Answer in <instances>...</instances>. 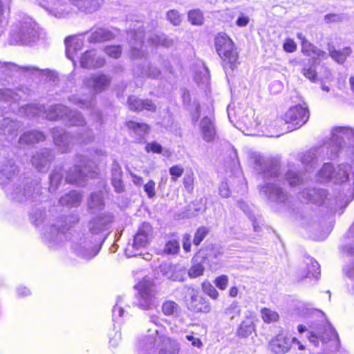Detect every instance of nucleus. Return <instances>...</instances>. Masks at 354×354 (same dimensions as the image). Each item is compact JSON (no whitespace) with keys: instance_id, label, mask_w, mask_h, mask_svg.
<instances>
[{"instance_id":"obj_35","label":"nucleus","mask_w":354,"mask_h":354,"mask_svg":"<svg viewBox=\"0 0 354 354\" xmlns=\"http://www.w3.org/2000/svg\"><path fill=\"white\" fill-rule=\"evenodd\" d=\"M63 179V168L61 166L55 167L49 176V192L54 193L58 189Z\"/></svg>"},{"instance_id":"obj_61","label":"nucleus","mask_w":354,"mask_h":354,"mask_svg":"<svg viewBox=\"0 0 354 354\" xmlns=\"http://www.w3.org/2000/svg\"><path fill=\"white\" fill-rule=\"evenodd\" d=\"M169 174L171 176V180L176 182L183 174L184 169L182 166L176 165L169 168Z\"/></svg>"},{"instance_id":"obj_11","label":"nucleus","mask_w":354,"mask_h":354,"mask_svg":"<svg viewBox=\"0 0 354 354\" xmlns=\"http://www.w3.org/2000/svg\"><path fill=\"white\" fill-rule=\"evenodd\" d=\"M216 50L223 61V67L226 75L236 68L238 53L232 40L224 32L218 33L214 39Z\"/></svg>"},{"instance_id":"obj_46","label":"nucleus","mask_w":354,"mask_h":354,"mask_svg":"<svg viewBox=\"0 0 354 354\" xmlns=\"http://www.w3.org/2000/svg\"><path fill=\"white\" fill-rule=\"evenodd\" d=\"M204 263L201 259H196V255L192 259V266L188 271V275L191 278H196L203 274Z\"/></svg>"},{"instance_id":"obj_52","label":"nucleus","mask_w":354,"mask_h":354,"mask_svg":"<svg viewBox=\"0 0 354 354\" xmlns=\"http://www.w3.org/2000/svg\"><path fill=\"white\" fill-rule=\"evenodd\" d=\"M225 313L230 319H233L236 317L239 316L241 313V308L239 306L238 302L236 301H232V304L225 309Z\"/></svg>"},{"instance_id":"obj_59","label":"nucleus","mask_w":354,"mask_h":354,"mask_svg":"<svg viewBox=\"0 0 354 354\" xmlns=\"http://www.w3.org/2000/svg\"><path fill=\"white\" fill-rule=\"evenodd\" d=\"M122 171L118 162L113 161L111 167V181L121 180Z\"/></svg>"},{"instance_id":"obj_47","label":"nucleus","mask_w":354,"mask_h":354,"mask_svg":"<svg viewBox=\"0 0 354 354\" xmlns=\"http://www.w3.org/2000/svg\"><path fill=\"white\" fill-rule=\"evenodd\" d=\"M162 311L167 316H177L180 311V308L175 301L167 300L162 304Z\"/></svg>"},{"instance_id":"obj_40","label":"nucleus","mask_w":354,"mask_h":354,"mask_svg":"<svg viewBox=\"0 0 354 354\" xmlns=\"http://www.w3.org/2000/svg\"><path fill=\"white\" fill-rule=\"evenodd\" d=\"M284 178L291 187L299 185L304 180V175L290 166L285 174Z\"/></svg>"},{"instance_id":"obj_28","label":"nucleus","mask_w":354,"mask_h":354,"mask_svg":"<svg viewBox=\"0 0 354 354\" xmlns=\"http://www.w3.org/2000/svg\"><path fill=\"white\" fill-rule=\"evenodd\" d=\"M28 93L22 88L12 91L9 88L0 89V109L6 108L2 104L8 102H17L21 100H26Z\"/></svg>"},{"instance_id":"obj_56","label":"nucleus","mask_w":354,"mask_h":354,"mask_svg":"<svg viewBox=\"0 0 354 354\" xmlns=\"http://www.w3.org/2000/svg\"><path fill=\"white\" fill-rule=\"evenodd\" d=\"M180 250V245L178 241H169L165 246V252L168 254H176Z\"/></svg>"},{"instance_id":"obj_42","label":"nucleus","mask_w":354,"mask_h":354,"mask_svg":"<svg viewBox=\"0 0 354 354\" xmlns=\"http://www.w3.org/2000/svg\"><path fill=\"white\" fill-rule=\"evenodd\" d=\"M133 74L136 77L157 78L160 74V71L156 67L149 65L147 68L138 67L133 70Z\"/></svg>"},{"instance_id":"obj_38","label":"nucleus","mask_w":354,"mask_h":354,"mask_svg":"<svg viewBox=\"0 0 354 354\" xmlns=\"http://www.w3.org/2000/svg\"><path fill=\"white\" fill-rule=\"evenodd\" d=\"M301 73L312 82H315L317 80V74L315 61H311L309 59L303 60V67Z\"/></svg>"},{"instance_id":"obj_45","label":"nucleus","mask_w":354,"mask_h":354,"mask_svg":"<svg viewBox=\"0 0 354 354\" xmlns=\"http://www.w3.org/2000/svg\"><path fill=\"white\" fill-rule=\"evenodd\" d=\"M254 330V325L251 318H246L241 323L238 330L237 335L241 337H247Z\"/></svg>"},{"instance_id":"obj_13","label":"nucleus","mask_w":354,"mask_h":354,"mask_svg":"<svg viewBox=\"0 0 354 354\" xmlns=\"http://www.w3.org/2000/svg\"><path fill=\"white\" fill-rule=\"evenodd\" d=\"M75 162V165L67 172L66 182L84 186L88 178L94 176L95 164L82 156H77Z\"/></svg>"},{"instance_id":"obj_36","label":"nucleus","mask_w":354,"mask_h":354,"mask_svg":"<svg viewBox=\"0 0 354 354\" xmlns=\"http://www.w3.org/2000/svg\"><path fill=\"white\" fill-rule=\"evenodd\" d=\"M82 196L76 191H71L62 196L59 199V203L67 207H77L81 202Z\"/></svg>"},{"instance_id":"obj_30","label":"nucleus","mask_w":354,"mask_h":354,"mask_svg":"<svg viewBox=\"0 0 354 354\" xmlns=\"http://www.w3.org/2000/svg\"><path fill=\"white\" fill-rule=\"evenodd\" d=\"M128 106L131 110L135 111L147 110L153 112L156 109L155 104L151 100H142L133 95L129 97Z\"/></svg>"},{"instance_id":"obj_39","label":"nucleus","mask_w":354,"mask_h":354,"mask_svg":"<svg viewBox=\"0 0 354 354\" xmlns=\"http://www.w3.org/2000/svg\"><path fill=\"white\" fill-rule=\"evenodd\" d=\"M195 80L203 89H208L210 81V74L208 68L203 64L201 68L195 75Z\"/></svg>"},{"instance_id":"obj_5","label":"nucleus","mask_w":354,"mask_h":354,"mask_svg":"<svg viewBox=\"0 0 354 354\" xmlns=\"http://www.w3.org/2000/svg\"><path fill=\"white\" fill-rule=\"evenodd\" d=\"M31 222L37 227H46L42 232L43 241L52 249L61 247L68 239V231L70 227L79 221L77 215H69L64 221H58L57 224L48 226V218L43 207H34L30 213Z\"/></svg>"},{"instance_id":"obj_54","label":"nucleus","mask_w":354,"mask_h":354,"mask_svg":"<svg viewBox=\"0 0 354 354\" xmlns=\"http://www.w3.org/2000/svg\"><path fill=\"white\" fill-rule=\"evenodd\" d=\"M202 289L205 293L213 299H216L218 297V292L216 288L208 281H205L202 283Z\"/></svg>"},{"instance_id":"obj_24","label":"nucleus","mask_w":354,"mask_h":354,"mask_svg":"<svg viewBox=\"0 0 354 354\" xmlns=\"http://www.w3.org/2000/svg\"><path fill=\"white\" fill-rule=\"evenodd\" d=\"M268 348L275 354L287 353L291 348L290 337L279 333L269 342Z\"/></svg>"},{"instance_id":"obj_1","label":"nucleus","mask_w":354,"mask_h":354,"mask_svg":"<svg viewBox=\"0 0 354 354\" xmlns=\"http://www.w3.org/2000/svg\"><path fill=\"white\" fill-rule=\"evenodd\" d=\"M346 147V154L351 164L342 163L336 167L326 162L318 171L317 180L320 183L333 181L340 185V189L330 192L322 187H308L299 193L303 202L310 203L328 209L330 215L343 209L354 198V183L349 180V174L354 173V129L344 127H334L330 138L322 145L298 155V158L306 170L310 172L319 162L339 156V152Z\"/></svg>"},{"instance_id":"obj_23","label":"nucleus","mask_w":354,"mask_h":354,"mask_svg":"<svg viewBox=\"0 0 354 354\" xmlns=\"http://www.w3.org/2000/svg\"><path fill=\"white\" fill-rule=\"evenodd\" d=\"M53 158L52 151L48 149H44L33 155L31 161L38 171L46 172Z\"/></svg>"},{"instance_id":"obj_21","label":"nucleus","mask_w":354,"mask_h":354,"mask_svg":"<svg viewBox=\"0 0 354 354\" xmlns=\"http://www.w3.org/2000/svg\"><path fill=\"white\" fill-rule=\"evenodd\" d=\"M308 339L315 346H317L319 340L326 343L330 340H337L338 336L330 324L326 323L323 328H319L317 330L310 331Z\"/></svg>"},{"instance_id":"obj_63","label":"nucleus","mask_w":354,"mask_h":354,"mask_svg":"<svg viewBox=\"0 0 354 354\" xmlns=\"http://www.w3.org/2000/svg\"><path fill=\"white\" fill-rule=\"evenodd\" d=\"M156 183L153 180H149L144 185L143 188L149 198H153L156 196Z\"/></svg>"},{"instance_id":"obj_62","label":"nucleus","mask_w":354,"mask_h":354,"mask_svg":"<svg viewBox=\"0 0 354 354\" xmlns=\"http://www.w3.org/2000/svg\"><path fill=\"white\" fill-rule=\"evenodd\" d=\"M167 19L174 26H178L181 22V17L178 12L175 10H171L167 12Z\"/></svg>"},{"instance_id":"obj_8","label":"nucleus","mask_w":354,"mask_h":354,"mask_svg":"<svg viewBox=\"0 0 354 354\" xmlns=\"http://www.w3.org/2000/svg\"><path fill=\"white\" fill-rule=\"evenodd\" d=\"M111 77L106 74L96 73L85 77L84 79V85L91 89L93 94L89 97H80L79 95H72L69 100L76 104L81 109L90 110L91 114L95 118L97 122H101L102 114L95 109V95L100 93L107 89L111 84Z\"/></svg>"},{"instance_id":"obj_12","label":"nucleus","mask_w":354,"mask_h":354,"mask_svg":"<svg viewBox=\"0 0 354 354\" xmlns=\"http://www.w3.org/2000/svg\"><path fill=\"white\" fill-rule=\"evenodd\" d=\"M52 136L55 145L62 153H66L74 145L75 142L80 144H88L93 141L94 135L91 129L82 127L75 136L65 132L62 128L55 127L52 129Z\"/></svg>"},{"instance_id":"obj_60","label":"nucleus","mask_w":354,"mask_h":354,"mask_svg":"<svg viewBox=\"0 0 354 354\" xmlns=\"http://www.w3.org/2000/svg\"><path fill=\"white\" fill-rule=\"evenodd\" d=\"M122 297H118L117 298V301L115 305L113 306V318L115 321L117 318L121 317L123 315L124 313V309L122 307Z\"/></svg>"},{"instance_id":"obj_16","label":"nucleus","mask_w":354,"mask_h":354,"mask_svg":"<svg viewBox=\"0 0 354 354\" xmlns=\"http://www.w3.org/2000/svg\"><path fill=\"white\" fill-rule=\"evenodd\" d=\"M310 113L307 107L296 105L290 108L285 113L283 120L285 124L291 125L292 131L297 129L305 124L309 119Z\"/></svg>"},{"instance_id":"obj_18","label":"nucleus","mask_w":354,"mask_h":354,"mask_svg":"<svg viewBox=\"0 0 354 354\" xmlns=\"http://www.w3.org/2000/svg\"><path fill=\"white\" fill-rule=\"evenodd\" d=\"M46 72L37 67L32 66H20L13 63L0 62V84H4L7 77L15 76L17 73H30L40 75Z\"/></svg>"},{"instance_id":"obj_53","label":"nucleus","mask_w":354,"mask_h":354,"mask_svg":"<svg viewBox=\"0 0 354 354\" xmlns=\"http://www.w3.org/2000/svg\"><path fill=\"white\" fill-rule=\"evenodd\" d=\"M189 21L194 25H201L203 21V15L199 10H192L188 13Z\"/></svg>"},{"instance_id":"obj_20","label":"nucleus","mask_w":354,"mask_h":354,"mask_svg":"<svg viewBox=\"0 0 354 354\" xmlns=\"http://www.w3.org/2000/svg\"><path fill=\"white\" fill-rule=\"evenodd\" d=\"M221 252L213 246H207L202 248L196 254V259H201L205 264L209 266L212 270H217L220 267Z\"/></svg>"},{"instance_id":"obj_41","label":"nucleus","mask_w":354,"mask_h":354,"mask_svg":"<svg viewBox=\"0 0 354 354\" xmlns=\"http://www.w3.org/2000/svg\"><path fill=\"white\" fill-rule=\"evenodd\" d=\"M128 128L133 131L136 135V140L140 141L143 136L147 133L149 127L147 124L144 123L136 122L133 121H129L127 123Z\"/></svg>"},{"instance_id":"obj_44","label":"nucleus","mask_w":354,"mask_h":354,"mask_svg":"<svg viewBox=\"0 0 354 354\" xmlns=\"http://www.w3.org/2000/svg\"><path fill=\"white\" fill-rule=\"evenodd\" d=\"M148 41L154 46L169 47L173 44V40L164 34L151 33Z\"/></svg>"},{"instance_id":"obj_50","label":"nucleus","mask_w":354,"mask_h":354,"mask_svg":"<svg viewBox=\"0 0 354 354\" xmlns=\"http://www.w3.org/2000/svg\"><path fill=\"white\" fill-rule=\"evenodd\" d=\"M283 119H276L273 122H270V123L266 124V129L270 132L272 133V131H275L274 133L270 134V136L272 137H279L280 135L283 134V129L281 128V125H285V122H283Z\"/></svg>"},{"instance_id":"obj_49","label":"nucleus","mask_w":354,"mask_h":354,"mask_svg":"<svg viewBox=\"0 0 354 354\" xmlns=\"http://www.w3.org/2000/svg\"><path fill=\"white\" fill-rule=\"evenodd\" d=\"M297 37L301 41V52L307 56H313L317 47L308 41L301 32H298Z\"/></svg>"},{"instance_id":"obj_55","label":"nucleus","mask_w":354,"mask_h":354,"mask_svg":"<svg viewBox=\"0 0 354 354\" xmlns=\"http://www.w3.org/2000/svg\"><path fill=\"white\" fill-rule=\"evenodd\" d=\"M208 234V230L205 227H198L194 234L193 240L194 245L198 246L204 240L207 234Z\"/></svg>"},{"instance_id":"obj_32","label":"nucleus","mask_w":354,"mask_h":354,"mask_svg":"<svg viewBox=\"0 0 354 354\" xmlns=\"http://www.w3.org/2000/svg\"><path fill=\"white\" fill-rule=\"evenodd\" d=\"M66 55L74 62V55L80 50L82 49L84 40L78 37H68L65 39Z\"/></svg>"},{"instance_id":"obj_14","label":"nucleus","mask_w":354,"mask_h":354,"mask_svg":"<svg viewBox=\"0 0 354 354\" xmlns=\"http://www.w3.org/2000/svg\"><path fill=\"white\" fill-rule=\"evenodd\" d=\"M227 111L229 120L236 128L241 130L243 127H245L248 130L253 127V111L244 104L236 105L234 102H232L229 104Z\"/></svg>"},{"instance_id":"obj_51","label":"nucleus","mask_w":354,"mask_h":354,"mask_svg":"<svg viewBox=\"0 0 354 354\" xmlns=\"http://www.w3.org/2000/svg\"><path fill=\"white\" fill-rule=\"evenodd\" d=\"M261 314L264 322L268 324L276 322L279 318V315L277 312L267 308H263L261 309Z\"/></svg>"},{"instance_id":"obj_17","label":"nucleus","mask_w":354,"mask_h":354,"mask_svg":"<svg viewBox=\"0 0 354 354\" xmlns=\"http://www.w3.org/2000/svg\"><path fill=\"white\" fill-rule=\"evenodd\" d=\"M143 32L141 26L127 32V39L131 48L130 56L132 59H141L145 56L146 51L143 49Z\"/></svg>"},{"instance_id":"obj_15","label":"nucleus","mask_w":354,"mask_h":354,"mask_svg":"<svg viewBox=\"0 0 354 354\" xmlns=\"http://www.w3.org/2000/svg\"><path fill=\"white\" fill-rule=\"evenodd\" d=\"M138 290L136 306L145 310H149L157 308L158 301L153 290V284L149 281L143 280L136 286Z\"/></svg>"},{"instance_id":"obj_64","label":"nucleus","mask_w":354,"mask_h":354,"mask_svg":"<svg viewBox=\"0 0 354 354\" xmlns=\"http://www.w3.org/2000/svg\"><path fill=\"white\" fill-rule=\"evenodd\" d=\"M214 284L218 289L225 290L228 284V277L225 274L217 277L214 279Z\"/></svg>"},{"instance_id":"obj_26","label":"nucleus","mask_w":354,"mask_h":354,"mask_svg":"<svg viewBox=\"0 0 354 354\" xmlns=\"http://www.w3.org/2000/svg\"><path fill=\"white\" fill-rule=\"evenodd\" d=\"M105 62V59L97 55L94 49L86 51L80 58L81 66L88 69L101 68Z\"/></svg>"},{"instance_id":"obj_57","label":"nucleus","mask_w":354,"mask_h":354,"mask_svg":"<svg viewBox=\"0 0 354 354\" xmlns=\"http://www.w3.org/2000/svg\"><path fill=\"white\" fill-rule=\"evenodd\" d=\"M104 50L107 55L115 59L120 57L122 53V48L119 45L106 46Z\"/></svg>"},{"instance_id":"obj_9","label":"nucleus","mask_w":354,"mask_h":354,"mask_svg":"<svg viewBox=\"0 0 354 354\" xmlns=\"http://www.w3.org/2000/svg\"><path fill=\"white\" fill-rule=\"evenodd\" d=\"M23 109L28 117L42 115L50 120H62L69 126H83L85 124V120L80 112L69 110L62 104L51 105L46 109L43 105L32 104L26 105Z\"/></svg>"},{"instance_id":"obj_31","label":"nucleus","mask_w":354,"mask_h":354,"mask_svg":"<svg viewBox=\"0 0 354 354\" xmlns=\"http://www.w3.org/2000/svg\"><path fill=\"white\" fill-rule=\"evenodd\" d=\"M114 34L109 29L97 28L91 31L87 39L89 43H100L114 39Z\"/></svg>"},{"instance_id":"obj_58","label":"nucleus","mask_w":354,"mask_h":354,"mask_svg":"<svg viewBox=\"0 0 354 354\" xmlns=\"http://www.w3.org/2000/svg\"><path fill=\"white\" fill-rule=\"evenodd\" d=\"M194 173L192 171H189V172H187L185 176H184V178H183V185L185 187V189L188 191V192H192L194 189Z\"/></svg>"},{"instance_id":"obj_48","label":"nucleus","mask_w":354,"mask_h":354,"mask_svg":"<svg viewBox=\"0 0 354 354\" xmlns=\"http://www.w3.org/2000/svg\"><path fill=\"white\" fill-rule=\"evenodd\" d=\"M104 203L102 195L100 192L93 193L91 194L88 206L90 209L93 211L100 210L104 207Z\"/></svg>"},{"instance_id":"obj_3","label":"nucleus","mask_w":354,"mask_h":354,"mask_svg":"<svg viewBox=\"0 0 354 354\" xmlns=\"http://www.w3.org/2000/svg\"><path fill=\"white\" fill-rule=\"evenodd\" d=\"M113 220L112 214L104 212L97 214L88 221V232L68 230L66 241L69 242L71 250L76 255L84 259H91L98 254L100 250L99 244L104 241L95 236L103 235L104 232L108 231Z\"/></svg>"},{"instance_id":"obj_7","label":"nucleus","mask_w":354,"mask_h":354,"mask_svg":"<svg viewBox=\"0 0 354 354\" xmlns=\"http://www.w3.org/2000/svg\"><path fill=\"white\" fill-rule=\"evenodd\" d=\"M50 17L56 19H68L77 11L90 15L98 11L104 0H37Z\"/></svg>"},{"instance_id":"obj_4","label":"nucleus","mask_w":354,"mask_h":354,"mask_svg":"<svg viewBox=\"0 0 354 354\" xmlns=\"http://www.w3.org/2000/svg\"><path fill=\"white\" fill-rule=\"evenodd\" d=\"M19 172L18 167L12 159H6L0 167V185L10 200L18 202L40 201L41 187L37 181L30 184L24 180L11 183Z\"/></svg>"},{"instance_id":"obj_19","label":"nucleus","mask_w":354,"mask_h":354,"mask_svg":"<svg viewBox=\"0 0 354 354\" xmlns=\"http://www.w3.org/2000/svg\"><path fill=\"white\" fill-rule=\"evenodd\" d=\"M190 299L187 303L188 309L195 313H208L211 310L209 301L203 297L198 290L194 288L189 289Z\"/></svg>"},{"instance_id":"obj_10","label":"nucleus","mask_w":354,"mask_h":354,"mask_svg":"<svg viewBox=\"0 0 354 354\" xmlns=\"http://www.w3.org/2000/svg\"><path fill=\"white\" fill-rule=\"evenodd\" d=\"M39 37L38 27L28 17H24L12 26L9 41L11 44L28 45Z\"/></svg>"},{"instance_id":"obj_34","label":"nucleus","mask_w":354,"mask_h":354,"mask_svg":"<svg viewBox=\"0 0 354 354\" xmlns=\"http://www.w3.org/2000/svg\"><path fill=\"white\" fill-rule=\"evenodd\" d=\"M46 137L39 131H28L25 132L20 138L19 142L21 145H30L41 141H44Z\"/></svg>"},{"instance_id":"obj_2","label":"nucleus","mask_w":354,"mask_h":354,"mask_svg":"<svg viewBox=\"0 0 354 354\" xmlns=\"http://www.w3.org/2000/svg\"><path fill=\"white\" fill-rule=\"evenodd\" d=\"M250 160L263 180V183L258 185L259 194L275 210L288 207L290 195L281 187L279 164L256 152L250 153Z\"/></svg>"},{"instance_id":"obj_27","label":"nucleus","mask_w":354,"mask_h":354,"mask_svg":"<svg viewBox=\"0 0 354 354\" xmlns=\"http://www.w3.org/2000/svg\"><path fill=\"white\" fill-rule=\"evenodd\" d=\"M160 271L165 277L174 281H183L186 278V269L180 265H161Z\"/></svg>"},{"instance_id":"obj_25","label":"nucleus","mask_w":354,"mask_h":354,"mask_svg":"<svg viewBox=\"0 0 354 354\" xmlns=\"http://www.w3.org/2000/svg\"><path fill=\"white\" fill-rule=\"evenodd\" d=\"M320 274V266L318 262L310 257H305L303 266L301 267L299 275L301 279L314 277L319 279Z\"/></svg>"},{"instance_id":"obj_29","label":"nucleus","mask_w":354,"mask_h":354,"mask_svg":"<svg viewBox=\"0 0 354 354\" xmlns=\"http://www.w3.org/2000/svg\"><path fill=\"white\" fill-rule=\"evenodd\" d=\"M203 139L207 142H212L216 135L214 120L211 116H204L199 124Z\"/></svg>"},{"instance_id":"obj_37","label":"nucleus","mask_w":354,"mask_h":354,"mask_svg":"<svg viewBox=\"0 0 354 354\" xmlns=\"http://www.w3.org/2000/svg\"><path fill=\"white\" fill-rule=\"evenodd\" d=\"M330 57L339 64H344L346 58L351 54L352 50L350 47H345L342 50H336L334 46L328 47Z\"/></svg>"},{"instance_id":"obj_33","label":"nucleus","mask_w":354,"mask_h":354,"mask_svg":"<svg viewBox=\"0 0 354 354\" xmlns=\"http://www.w3.org/2000/svg\"><path fill=\"white\" fill-rule=\"evenodd\" d=\"M183 104L187 106L188 111H190L192 121L193 124H196L201 115V106L198 101L194 100L190 104V95L188 91H184L183 94Z\"/></svg>"},{"instance_id":"obj_43","label":"nucleus","mask_w":354,"mask_h":354,"mask_svg":"<svg viewBox=\"0 0 354 354\" xmlns=\"http://www.w3.org/2000/svg\"><path fill=\"white\" fill-rule=\"evenodd\" d=\"M1 129L4 135L15 136V132L20 128L21 124L16 120L6 118L1 122Z\"/></svg>"},{"instance_id":"obj_6","label":"nucleus","mask_w":354,"mask_h":354,"mask_svg":"<svg viewBox=\"0 0 354 354\" xmlns=\"http://www.w3.org/2000/svg\"><path fill=\"white\" fill-rule=\"evenodd\" d=\"M149 322L154 324L148 328L146 334L141 335L137 340L136 352L138 354H178V344L168 337L164 333L162 326L159 324V317L155 314H149Z\"/></svg>"},{"instance_id":"obj_22","label":"nucleus","mask_w":354,"mask_h":354,"mask_svg":"<svg viewBox=\"0 0 354 354\" xmlns=\"http://www.w3.org/2000/svg\"><path fill=\"white\" fill-rule=\"evenodd\" d=\"M153 228L149 223H143L133 238L131 247L136 250L145 248L152 238Z\"/></svg>"}]
</instances>
